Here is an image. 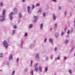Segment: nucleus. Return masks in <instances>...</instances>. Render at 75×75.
<instances>
[{
	"instance_id": "nucleus-1",
	"label": "nucleus",
	"mask_w": 75,
	"mask_h": 75,
	"mask_svg": "<svg viewBox=\"0 0 75 75\" xmlns=\"http://www.w3.org/2000/svg\"><path fill=\"white\" fill-rule=\"evenodd\" d=\"M3 44L6 48H7L8 47V44L6 40H4L3 42Z\"/></svg>"
},
{
	"instance_id": "nucleus-2",
	"label": "nucleus",
	"mask_w": 75,
	"mask_h": 75,
	"mask_svg": "<svg viewBox=\"0 0 75 75\" xmlns=\"http://www.w3.org/2000/svg\"><path fill=\"white\" fill-rule=\"evenodd\" d=\"M13 12H12L10 14V17L11 20H13V16H12L13 15Z\"/></svg>"
},
{
	"instance_id": "nucleus-3",
	"label": "nucleus",
	"mask_w": 75,
	"mask_h": 75,
	"mask_svg": "<svg viewBox=\"0 0 75 75\" xmlns=\"http://www.w3.org/2000/svg\"><path fill=\"white\" fill-rule=\"evenodd\" d=\"M4 20V16H1L0 17V21H3Z\"/></svg>"
},
{
	"instance_id": "nucleus-4",
	"label": "nucleus",
	"mask_w": 75,
	"mask_h": 75,
	"mask_svg": "<svg viewBox=\"0 0 75 75\" xmlns=\"http://www.w3.org/2000/svg\"><path fill=\"white\" fill-rule=\"evenodd\" d=\"M34 18L35 20L34 21V22H35H35H36V21H37V18H38V17H37V16H35L34 17Z\"/></svg>"
},
{
	"instance_id": "nucleus-5",
	"label": "nucleus",
	"mask_w": 75,
	"mask_h": 75,
	"mask_svg": "<svg viewBox=\"0 0 75 75\" xmlns=\"http://www.w3.org/2000/svg\"><path fill=\"white\" fill-rule=\"evenodd\" d=\"M35 58L38 59L39 58V54H36L35 55Z\"/></svg>"
},
{
	"instance_id": "nucleus-6",
	"label": "nucleus",
	"mask_w": 75,
	"mask_h": 75,
	"mask_svg": "<svg viewBox=\"0 0 75 75\" xmlns=\"http://www.w3.org/2000/svg\"><path fill=\"white\" fill-rule=\"evenodd\" d=\"M30 9H31V8H30V7L29 6H28V12H29V13L30 12Z\"/></svg>"
},
{
	"instance_id": "nucleus-7",
	"label": "nucleus",
	"mask_w": 75,
	"mask_h": 75,
	"mask_svg": "<svg viewBox=\"0 0 75 75\" xmlns=\"http://www.w3.org/2000/svg\"><path fill=\"white\" fill-rule=\"evenodd\" d=\"M5 13H6V9H4V11H3L2 14L3 16H4V14H5Z\"/></svg>"
},
{
	"instance_id": "nucleus-8",
	"label": "nucleus",
	"mask_w": 75,
	"mask_h": 75,
	"mask_svg": "<svg viewBox=\"0 0 75 75\" xmlns=\"http://www.w3.org/2000/svg\"><path fill=\"white\" fill-rule=\"evenodd\" d=\"M35 70L36 71H38V68L37 67H35Z\"/></svg>"
},
{
	"instance_id": "nucleus-9",
	"label": "nucleus",
	"mask_w": 75,
	"mask_h": 75,
	"mask_svg": "<svg viewBox=\"0 0 75 75\" xmlns=\"http://www.w3.org/2000/svg\"><path fill=\"white\" fill-rule=\"evenodd\" d=\"M13 55L12 54H11L9 57V60H10V59L13 58Z\"/></svg>"
},
{
	"instance_id": "nucleus-10",
	"label": "nucleus",
	"mask_w": 75,
	"mask_h": 75,
	"mask_svg": "<svg viewBox=\"0 0 75 75\" xmlns=\"http://www.w3.org/2000/svg\"><path fill=\"white\" fill-rule=\"evenodd\" d=\"M42 68L40 66V67H39V71L40 72H42Z\"/></svg>"
},
{
	"instance_id": "nucleus-11",
	"label": "nucleus",
	"mask_w": 75,
	"mask_h": 75,
	"mask_svg": "<svg viewBox=\"0 0 75 75\" xmlns=\"http://www.w3.org/2000/svg\"><path fill=\"white\" fill-rule=\"evenodd\" d=\"M49 41L50 42H51L52 43V39L51 38L49 39Z\"/></svg>"
},
{
	"instance_id": "nucleus-12",
	"label": "nucleus",
	"mask_w": 75,
	"mask_h": 75,
	"mask_svg": "<svg viewBox=\"0 0 75 75\" xmlns=\"http://www.w3.org/2000/svg\"><path fill=\"white\" fill-rule=\"evenodd\" d=\"M43 26V24H42L40 25V28L41 29H42V26Z\"/></svg>"
},
{
	"instance_id": "nucleus-13",
	"label": "nucleus",
	"mask_w": 75,
	"mask_h": 75,
	"mask_svg": "<svg viewBox=\"0 0 75 75\" xmlns=\"http://www.w3.org/2000/svg\"><path fill=\"white\" fill-rule=\"evenodd\" d=\"M53 17L54 19L55 20L56 18V17H55V16L54 14L53 15Z\"/></svg>"
},
{
	"instance_id": "nucleus-14",
	"label": "nucleus",
	"mask_w": 75,
	"mask_h": 75,
	"mask_svg": "<svg viewBox=\"0 0 75 75\" xmlns=\"http://www.w3.org/2000/svg\"><path fill=\"white\" fill-rule=\"evenodd\" d=\"M38 65V64L36 63L34 67H37V66Z\"/></svg>"
},
{
	"instance_id": "nucleus-15",
	"label": "nucleus",
	"mask_w": 75,
	"mask_h": 75,
	"mask_svg": "<svg viewBox=\"0 0 75 75\" xmlns=\"http://www.w3.org/2000/svg\"><path fill=\"white\" fill-rule=\"evenodd\" d=\"M15 31H16V30H13V33H12V35H13V34H14V33H15Z\"/></svg>"
},
{
	"instance_id": "nucleus-16",
	"label": "nucleus",
	"mask_w": 75,
	"mask_h": 75,
	"mask_svg": "<svg viewBox=\"0 0 75 75\" xmlns=\"http://www.w3.org/2000/svg\"><path fill=\"white\" fill-rule=\"evenodd\" d=\"M33 27V25L32 24H31L30 25V26H29V28H31Z\"/></svg>"
},
{
	"instance_id": "nucleus-17",
	"label": "nucleus",
	"mask_w": 75,
	"mask_h": 75,
	"mask_svg": "<svg viewBox=\"0 0 75 75\" xmlns=\"http://www.w3.org/2000/svg\"><path fill=\"white\" fill-rule=\"evenodd\" d=\"M68 41H69V40H66L65 41V44H67V43H68Z\"/></svg>"
},
{
	"instance_id": "nucleus-18",
	"label": "nucleus",
	"mask_w": 75,
	"mask_h": 75,
	"mask_svg": "<svg viewBox=\"0 0 75 75\" xmlns=\"http://www.w3.org/2000/svg\"><path fill=\"white\" fill-rule=\"evenodd\" d=\"M14 11L15 12H17V9L16 8H15L14 9Z\"/></svg>"
},
{
	"instance_id": "nucleus-19",
	"label": "nucleus",
	"mask_w": 75,
	"mask_h": 75,
	"mask_svg": "<svg viewBox=\"0 0 75 75\" xmlns=\"http://www.w3.org/2000/svg\"><path fill=\"white\" fill-rule=\"evenodd\" d=\"M3 57V54H0V57Z\"/></svg>"
},
{
	"instance_id": "nucleus-20",
	"label": "nucleus",
	"mask_w": 75,
	"mask_h": 75,
	"mask_svg": "<svg viewBox=\"0 0 75 75\" xmlns=\"http://www.w3.org/2000/svg\"><path fill=\"white\" fill-rule=\"evenodd\" d=\"M19 18H21V17H22V16H21V13L19 14Z\"/></svg>"
},
{
	"instance_id": "nucleus-21",
	"label": "nucleus",
	"mask_w": 75,
	"mask_h": 75,
	"mask_svg": "<svg viewBox=\"0 0 75 75\" xmlns=\"http://www.w3.org/2000/svg\"><path fill=\"white\" fill-rule=\"evenodd\" d=\"M69 71L70 74H72V71H71V70H69Z\"/></svg>"
},
{
	"instance_id": "nucleus-22",
	"label": "nucleus",
	"mask_w": 75,
	"mask_h": 75,
	"mask_svg": "<svg viewBox=\"0 0 75 75\" xmlns=\"http://www.w3.org/2000/svg\"><path fill=\"white\" fill-rule=\"evenodd\" d=\"M31 73L32 74V75H34L33 74V70H32L31 71Z\"/></svg>"
},
{
	"instance_id": "nucleus-23",
	"label": "nucleus",
	"mask_w": 75,
	"mask_h": 75,
	"mask_svg": "<svg viewBox=\"0 0 75 75\" xmlns=\"http://www.w3.org/2000/svg\"><path fill=\"white\" fill-rule=\"evenodd\" d=\"M57 47H55L54 48V50L55 51H57Z\"/></svg>"
},
{
	"instance_id": "nucleus-24",
	"label": "nucleus",
	"mask_w": 75,
	"mask_h": 75,
	"mask_svg": "<svg viewBox=\"0 0 75 75\" xmlns=\"http://www.w3.org/2000/svg\"><path fill=\"white\" fill-rule=\"evenodd\" d=\"M25 36L26 37H27V33H26L25 34Z\"/></svg>"
},
{
	"instance_id": "nucleus-25",
	"label": "nucleus",
	"mask_w": 75,
	"mask_h": 75,
	"mask_svg": "<svg viewBox=\"0 0 75 75\" xmlns=\"http://www.w3.org/2000/svg\"><path fill=\"white\" fill-rule=\"evenodd\" d=\"M47 69H48V68H47V67H46L45 68V71H47Z\"/></svg>"
},
{
	"instance_id": "nucleus-26",
	"label": "nucleus",
	"mask_w": 75,
	"mask_h": 75,
	"mask_svg": "<svg viewBox=\"0 0 75 75\" xmlns=\"http://www.w3.org/2000/svg\"><path fill=\"white\" fill-rule=\"evenodd\" d=\"M14 73H15V71H13L12 74V75H13V74H14Z\"/></svg>"
},
{
	"instance_id": "nucleus-27",
	"label": "nucleus",
	"mask_w": 75,
	"mask_h": 75,
	"mask_svg": "<svg viewBox=\"0 0 75 75\" xmlns=\"http://www.w3.org/2000/svg\"><path fill=\"white\" fill-rule=\"evenodd\" d=\"M36 6H40V4H36Z\"/></svg>"
},
{
	"instance_id": "nucleus-28",
	"label": "nucleus",
	"mask_w": 75,
	"mask_h": 75,
	"mask_svg": "<svg viewBox=\"0 0 75 75\" xmlns=\"http://www.w3.org/2000/svg\"><path fill=\"white\" fill-rule=\"evenodd\" d=\"M14 28H17V26H16V25L14 26Z\"/></svg>"
},
{
	"instance_id": "nucleus-29",
	"label": "nucleus",
	"mask_w": 75,
	"mask_h": 75,
	"mask_svg": "<svg viewBox=\"0 0 75 75\" xmlns=\"http://www.w3.org/2000/svg\"><path fill=\"white\" fill-rule=\"evenodd\" d=\"M19 61V58H18L17 59V62H18V61Z\"/></svg>"
},
{
	"instance_id": "nucleus-30",
	"label": "nucleus",
	"mask_w": 75,
	"mask_h": 75,
	"mask_svg": "<svg viewBox=\"0 0 75 75\" xmlns=\"http://www.w3.org/2000/svg\"><path fill=\"white\" fill-rule=\"evenodd\" d=\"M64 32H62V35H64Z\"/></svg>"
},
{
	"instance_id": "nucleus-31",
	"label": "nucleus",
	"mask_w": 75,
	"mask_h": 75,
	"mask_svg": "<svg viewBox=\"0 0 75 75\" xmlns=\"http://www.w3.org/2000/svg\"><path fill=\"white\" fill-rule=\"evenodd\" d=\"M1 6H3V3H1Z\"/></svg>"
},
{
	"instance_id": "nucleus-32",
	"label": "nucleus",
	"mask_w": 75,
	"mask_h": 75,
	"mask_svg": "<svg viewBox=\"0 0 75 75\" xmlns=\"http://www.w3.org/2000/svg\"><path fill=\"white\" fill-rule=\"evenodd\" d=\"M59 10L61 9V6H59Z\"/></svg>"
},
{
	"instance_id": "nucleus-33",
	"label": "nucleus",
	"mask_w": 75,
	"mask_h": 75,
	"mask_svg": "<svg viewBox=\"0 0 75 75\" xmlns=\"http://www.w3.org/2000/svg\"><path fill=\"white\" fill-rule=\"evenodd\" d=\"M39 12H41V9H40L39 11Z\"/></svg>"
},
{
	"instance_id": "nucleus-34",
	"label": "nucleus",
	"mask_w": 75,
	"mask_h": 75,
	"mask_svg": "<svg viewBox=\"0 0 75 75\" xmlns=\"http://www.w3.org/2000/svg\"><path fill=\"white\" fill-rule=\"evenodd\" d=\"M43 16H45V13H43Z\"/></svg>"
},
{
	"instance_id": "nucleus-35",
	"label": "nucleus",
	"mask_w": 75,
	"mask_h": 75,
	"mask_svg": "<svg viewBox=\"0 0 75 75\" xmlns=\"http://www.w3.org/2000/svg\"><path fill=\"white\" fill-rule=\"evenodd\" d=\"M33 60H32L31 61V65H32L33 64Z\"/></svg>"
},
{
	"instance_id": "nucleus-36",
	"label": "nucleus",
	"mask_w": 75,
	"mask_h": 75,
	"mask_svg": "<svg viewBox=\"0 0 75 75\" xmlns=\"http://www.w3.org/2000/svg\"><path fill=\"white\" fill-rule=\"evenodd\" d=\"M67 34H69V30H68V33H67Z\"/></svg>"
},
{
	"instance_id": "nucleus-37",
	"label": "nucleus",
	"mask_w": 75,
	"mask_h": 75,
	"mask_svg": "<svg viewBox=\"0 0 75 75\" xmlns=\"http://www.w3.org/2000/svg\"><path fill=\"white\" fill-rule=\"evenodd\" d=\"M64 59H65V60H66V59H67V57H64Z\"/></svg>"
},
{
	"instance_id": "nucleus-38",
	"label": "nucleus",
	"mask_w": 75,
	"mask_h": 75,
	"mask_svg": "<svg viewBox=\"0 0 75 75\" xmlns=\"http://www.w3.org/2000/svg\"><path fill=\"white\" fill-rule=\"evenodd\" d=\"M23 2H25V0H22Z\"/></svg>"
},
{
	"instance_id": "nucleus-39",
	"label": "nucleus",
	"mask_w": 75,
	"mask_h": 75,
	"mask_svg": "<svg viewBox=\"0 0 75 75\" xmlns=\"http://www.w3.org/2000/svg\"><path fill=\"white\" fill-rule=\"evenodd\" d=\"M34 8V5H33V8Z\"/></svg>"
},
{
	"instance_id": "nucleus-40",
	"label": "nucleus",
	"mask_w": 75,
	"mask_h": 75,
	"mask_svg": "<svg viewBox=\"0 0 75 75\" xmlns=\"http://www.w3.org/2000/svg\"><path fill=\"white\" fill-rule=\"evenodd\" d=\"M46 41H47V39H45V42H46Z\"/></svg>"
},
{
	"instance_id": "nucleus-41",
	"label": "nucleus",
	"mask_w": 75,
	"mask_h": 75,
	"mask_svg": "<svg viewBox=\"0 0 75 75\" xmlns=\"http://www.w3.org/2000/svg\"><path fill=\"white\" fill-rule=\"evenodd\" d=\"M52 1H54L55 2H56V0H52Z\"/></svg>"
},
{
	"instance_id": "nucleus-42",
	"label": "nucleus",
	"mask_w": 75,
	"mask_h": 75,
	"mask_svg": "<svg viewBox=\"0 0 75 75\" xmlns=\"http://www.w3.org/2000/svg\"><path fill=\"white\" fill-rule=\"evenodd\" d=\"M55 26L57 27V24H56L55 25Z\"/></svg>"
},
{
	"instance_id": "nucleus-43",
	"label": "nucleus",
	"mask_w": 75,
	"mask_h": 75,
	"mask_svg": "<svg viewBox=\"0 0 75 75\" xmlns=\"http://www.w3.org/2000/svg\"><path fill=\"white\" fill-rule=\"evenodd\" d=\"M58 59L59 60V57H58Z\"/></svg>"
},
{
	"instance_id": "nucleus-44",
	"label": "nucleus",
	"mask_w": 75,
	"mask_h": 75,
	"mask_svg": "<svg viewBox=\"0 0 75 75\" xmlns=\"http://www.w3.org/2000/svg\"><path fill=\"white\" fill-rule=\"evenodd\" d=\"M55 36H56V37H58V35H55Z\"/></svg>"
},
{
	"instance_id": "nucleus-45",
	"label": "nucleus",
	"mask_w": 75,
	"mask_h": 75,
	"mask_svg": "<svg viewBox=\"0 0 75 75\" xmlns=\"http://www.w3.org/2000/svg\"><path fill=\"white\" fill-rule=\"evenodd\" d=\"M50 30H51V31H52V28H51Z\"/></svg>"
},
{
	"instance_id": "nucleus-46",
	"label": "nucleus",
	"mask_w": 75,
	"mask_h": 75,
	"mask_svg": "<svg viewBox=\"0 0 75 75\" xmlns=\"http://www.w3.org/2000/svg\"><path fill=\"white\" fill-rule=\"evenodd\" d=\"M65 15H66V12H65Z\"/></svg>"
},
{
	"instance_id": "nucleus-47",
	"label": "nucleus",
	"mask_w": 75,
	"mask_h": 75,
	"mask_svg": "<svg viewBox=\"0 0 75 75\" xmlns=\"http://www.w3.org/2000/svg\"><path fill=\"white\" fill-rule=\"evenodd\" d=\"M51 59H52V57H51Z\"/></svg>"
},
{
	"instance_id": "nucleus-48",
	"label": "nucleus",
	"mask_w": 75,
	"mask_h": 75,
	"mask_svg": "<svg viewBox=\"0 0 75 75\" xmlns=\"http://www.w3.org/2000/svg\"><path fill=\"white\" fill-rule=\"evenodd\" d=\"M1 71H2V70H1Z\"/></svg>"
}]
</instances>
